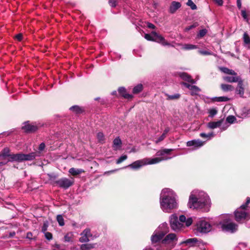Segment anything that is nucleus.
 I'll list each match as a JSON object with an SVG mask.
<instances>
[{
    "label": "nucleus",
    "mask_w": 250,
    "mask_h": 250,
    "mask_svg": "<svg viewBox=\"0 0 250 250\" xmlns=\"http://www.w3.org/2000/svg\"><path fill=\"white\" fill-rule=\"evenodd\" d=\"M188 206L190 208L202 209L204 212H208L210 208L209 204L207 200H200L194 194L189 196Z\"/></svg>",
    "instance_id": "f257e3e1"
},
{
    "label": "nucleus",
    "mask_w": 250,
    "mask_h": 250,
    "mask_svg": "<svg viewBox=\"0 0 250 250\" xmlns=\"http://www.w3.org/2000/svg\"><path fill=\"white\" fill-rule=\"evenodd\" d=\"M144 37L147 41L155 42L164 46L170 45L161 35L155 31H152L150 34H145Z\"/></svg>",
    "instance_id": "f03ea898"
},
{
    "label": "nucleus",
    "mask_w": 250,
    "mask_h": 250,
    "mask_svg": "<svg viewBox=\"0 0 250 250\" xmlns=\"http://www.w3.org/2000/svg\"><path fill=\"white\" fill-rule=\"evenodd\" d=\"M161 206L164 210L167 211L177 207V203L174 197L170 196L164 197L161 201Z\"/></svg>",
    "instance_id": "7ed1b4c3"
},
{
    "label": "nucleus",
    "mask_w": 250,
    "mask_h": 250,
    "mask_svg": "<svg viewBox=\"0 0 250 250\" xmlns=\"http://www.w3.org/2000/svg\"><path fill=\"white\" fill-rule=\"evenodd\" d=\"M238 225L233 222H229L228 219H225L222 225L223 230L233 233L237 230Z\"/></svg>",
    "instance_id": "20e7f679"
},
{
    "label": "nucleus",
    "mask_w": 250,
    "mask_h": 250,
    "mask_svg": "<svg viewBox=\"0 0 250 250\" xmlns=\"http://www.w3.org/2000/svg\"><path fill=\"white\" fill-rule=\"evenodd\" d=\"M211 229L210 224L204 220L200 221L197 224V230L200 232L207 233L211 230Z\"/></svg>",
    "instance_id": "39448f33"
},
{
    "label": "nucleus",
    "mask_w": 250,
    "mask_h": 250,
    "mask_svg": "<svg viewBox=\"0 0 250 250\" xmlns=\"http://www.w3.org/2000/svg\"><path fill=\"white\" fill-rule=\"evenodd\" d=\"M170 225L171 229L174 230H179L183 227V225L179 221L178 217L174 215L171 216Z\"/></svg>",
    "instance_id": "423d86ee"
},
{
    "label": "nucleus",
    "mask_w": 250,
    "mask_h": 250,
    "mask_svg": "<svg viewBox=\"0 0 250 250\" xmlns=\"http://www.w3.org/2000/svg\"><path fill=\"white\" fill-rule=\"evenodd\" d=\"M39 126L35 123H30L29 122H25L22 126V129L28 133L34 132L36 131Z\"/></svg>",
    "instance_id": "0eeeda50"
},
{
    "label": "nucleus",
    "mask_w": 250,
    "mask_h": 250,
    "mask_svg": "<svg viewBox=\"0 0 250 250\" xmlns=\"http://www.w3.org/2000/svg\"><path fill=\"white\" fill-rule=\"evenodd\" d=\"M166 233L162 231L154 232L151 236L152 244H156L160 242V241H162Z\"/></svg>",
    "instance_id": "6e6552de"
},
{
    "label": "nucleus",
    "mask_w": 250,
    "mask_h": 250,
    "mask_svg": "<svg viewBox=\"0 0 250 250\" xmlns=\"http://www.w3.org/2000/svg\"><path fill=\"white\" fill-rule=\"evenodd\" d=\"M81 237L79 238V241L81 243L87 242L89 241V237H91L90 229L86 228L81 233Z\"/></svg>",
    "instance_id": "1a4fd4ad"
},
{
    "label": "nucleus",
    "mask_w": 250,
    "mask_h": 250,
    "mask_svg": "<svg viewBox=\"0 0 250 250\" xmlns=\"http://www.w3.org/2000/svg\"><path fill=\"white\" fill-rule=\"evenodd\" d=\"M240 209L238 208L234 212L235 219L238 222H241L245 220L248 215L245 211L240 210Z\"/></svg>",
    "instance_id": "9d476101"
},
{
    "label": "nucleus",
    "mask_w": 250,
    "mask_h": 250,
    "mask_svg": "<svg viewBox=\"0 0 250 250\" xmlns=\"http://www.w3.org/2000/svg\"><path fill=\"white\" fill-rule=\"evenodd\" d=\"M178 238L175 233H170L166 235L162 240V244H169L172 242L177 241Z\"/></svg>",
    "instance_id": "9b49d317"
},
{
    "label": "nucleus",
    "mask_w": 250,
    "mask_h": 250,
    "mask_svg": "<svg viewBox=\"0 0 250 250\" xmlns=\"http://www.w3.org/2000/svg\"><path fill=\"white\" fill-rule=\"evenodd\" d=\"M146 163L145 159L136 161L132 164L129 165L127 167H130L133 169H138L143 166H145Z\"/></svg>",
    "instance_id": "f8f14e48"
},
{
    "label": "nucleus",
    "mask_w": 250,
    "mask_h": 250,
    "mask_svg": "<svg viewBox=\"0 0 250 250\" xmlns=\"http://www.w3.org/2000/svg\"><path fill=\"white\" fill-rule=\"evenodd\" d=\"M245 88L243 81L241 79L238 82V84L236 88V93L240 95L241 97H244Z\"/></svg>",
    "instance_id": "ddd939ff"
},
{
    "label": "nucleus",
    "mask_w": 250,
    "mask_h": 250,
    "mask_svg": "<svg viewBox=\"0 0 250 250\" xmlns=\"http://www.w3.org/2000/svg\"><path fill=\"white\" fill-rule=\"evenodd\" d=\"M203 142L199 139L197 140H193L191 141H189L187 142V146H193L195 148L200 147L203 145Z\"/></svg>",
    "instance_id": "4468645a"
},
{
    "label": "nucleus",
    "mask_w": 250,
    "mask_h": 250,
    "mask_svg": "<svg viewBox=\"0 0 250 250\" xmlns=\"http://www.w3.org/2000/svg\"><path fill=\"white\" fill-rule=\"evenodd\" d=\"M178 75L185 81H187L192 84L195 83V81L192 79L191 76L186 72H180L178 74Z\"/></svg>",
    "instance_id": "2eb2a0df"
},
{
    "label": "nucleus",
    "mask_w": 250,
    "mask_h": 250,
    "mask_svg": "<svg viewBox=\"0 0 250 250\" xmlns=\"http://www.w3.org/2000/svg\"><path fill=\"white\" fill-rule=\"evenodd\" d=\"M118 92L122 97L126 99L131 100L133 97L132 95L127 93L126 89L124 87H119Z\"/></svg>",
    "instance_id": "dca6fc26"
},
{
    "label": "nucleus",
    "mask_w": 250,
    "mask_h": 250,
    "mask_svg": "<svg viewBox=\"0 0 250 250\" xmlns=\"http://www.w3.org/2000/svg\"><path fill=\"white\" fill-rule=\"evenodd\" d=\"M22 153L11 154L8 162H22Z\"/></svg>",
    "instance_id": "f3484780"
},
{
    "label": "nucleus",
    "mask_w": 250,
    "mask_h": 250,
    "mask_svg": "<svg viewBox=\"0 0 250 250\" xmlns=\"http://www.w3.org/2000/svg\"><path fill=\"white\" fill-rule=\"evenodd\" d=\"M37 156L35 152H33L29 154L22 153V161H32L35 159Z\"/></svg>",
    "instance_id": "a211bd4d"
},
{
    "label": "nucleus",
    "mask_w": 250,
    "mask_h": 250,
    "mask_svg": "<svg viewBox=\"0 0 250 250\" xmlns=\"http://www.w3.org/2000/svg\"><path fill=\"white\" fill-rule=\"evenodd\" d=\"M224 81L228 83H236L241 80V78L239 76H224L223 77Z\"/></svg>",
    "instance_id": "6ab92c4d"
},
{
    "label": "nucleus",
    "mask_w": 250,
    "mask_h": 250,
    "mask_svg": "<svg viewBox=\"0 0 250 250\" xmlns=\"http://www.w3.org/2000/svg\"><path fill=\"white\" fill-rule=\"evenodd\" d=\"M219 70L221 71L222 72L230 75L231 76H236L237 75V74L236 72H235L233 70L230 69L226 67H223V66H220L218 67Z\"/></svg>",
    "instance_id": "aec40b11"
},
{
    "label": "nucleus",
    "mask_w": 250,
    "mask_h": 250,
    "mask_svg": "<svg viewBox=\"0 0 250 250\" xmlns=\"http://www.w3.org/2000/svg\"><path fill=\"white\" fill-rule=\"evenodd\" d=\"M181 6L180 2L173 1L169 7V12L171 14L174 13Z\"/></svg>",
    "instance_id": "412c9836"
},
{
    "label": "nucleus",
    "mask_w": 250,
    "mask_h": 250,
    "mask_svg": "<svg viewBox=\"0 0 250 250\" xmlns=\"http://www.w3.org/2000/svg\"><path fill=\"white\" fill-rule=\"evenodd\" d=\"M224 119H222L217 122H210L208 124V127L211 129L219 127L222 124Z\"/></svg>",
    "instance_id": "4be33fe9"
},
{
    "label": "nucleus",
    "mask_w": 250,
    "mask_h": 250,
    "mask_svg": "<svg viewBox=\"0 0 250 250\" xmlns=\"http://www.w3.org/2000/svg\"><path fill=\"white\" fill-rule=\"evenodd\" d=\"M145 161L146 163V165H152L158 163L163 160V159L159 157H156L152 159L150 158H144Z\"/></svg>",
    "instance_id": "5701e85b"
},
{
    "label": "nucleus",
    "mask_w": 250,
    "mask_h": 250,
    "mask_svg": "<svg viewBox=\"0 0 250 250\" xmlns=\"http://www.w3.org/2000/svg\"><path fill=\"white\" fill-rule=\"evenodd\" d=\"M74 183V179L73 177L70 178H63V188L66 189L72 186Z\"/></svg>",
    "instance_id": "b1692460"
},
{
    "label": "nucleus",
    "mask_w": 250,
    "mask_h": 250,
    "mask_svg": "<svg viewBox=\"0 0 250 250\" xmlns=\"http://www.w3.org/2000/svg\"><path fill=\"white\" fill-rule=\"evenodd\" d=\"M197 242L198 239L196 238H189L186 240V241L181 242L180 244V245H181L183 244H185L187 245H188L190 247H193L195 245V244Z\"/></svg>",
    "instance_id": "393cba45"
},
{
    "label": "nucleus",
    "mask_w": 250,
    "mask_h": 250,
    "mask_svg": "<svg viewBox=\"0 0 250 250\" xmlns=\"http://www.w3.org/2000/svg\"><path fill=\"white\" fill-rule=\"evenodd\" d=\"M70 110L77 114H80L84 111V109L78 105H74L70 108Z\"/></svg>",
    "instance_id": "a878e982"
},
{
    "label": "nucleus",
    "mask_w": 250,
    "mask_h": 250,
    "mask_svg": "<svg viewBox=\"0 0 250 250\" xmlns=\"http://www.w3.org/2000/svg\"><path fill=\"white\" fill-rule=\"evenodd\" d=\"M221 90L224 92L231 91L234 90V87L232 85L222 83L220 85Z\"/></svg>",
    "instance_id": "bb28decb"
},
{
    "label": "nucleus",
    "mask_w": 250,
    "mask_h": 250,
    "mask_svg": "<svg viewBox=\"0 0 250 250\" xmlns=\"http://www.w3.org/2000/svg\"><path fill=\"white\" fill-rule=\"evenodd\" d=\"M84 172V171L82 169H76L74 167H72L69 170L70 174L74 176H77Z\"/></svg>",
    "instance_id": "cd10ccee"
},
{
    "label": "nucleus",
    "mask_w": 250,
    "mask_h": 250,
    "mask_svg": "<svg viewBox=\"0 0 250 250\" xmlns=\"http://www.w3.org/2000/svg\"><path fill=\"white\" fill-rule=\"evenodd\" d=\"M45 148V145L44 143H42L39 146L38 151H36L37 156L40 157L43 155V152Z\"/></svg>",
    "instance_id": "c85d7f7f"
},
{
    "label": "nucleus",
    "mask_w": 250,
    "mask_h": 250,
    "mask_svg": "<svg viewBox=\"0 0 250 250\" xmlns=\"http://www.w3.org/2000/svg\"><path fill=\"white\" fill-rule=\"evenodd\" d=\"M212 101L213 102H227L229 100V99L225 96H221V97H214L212 99Z\"/></svg>",
    "instance_id": "c756f323"
},
{
    "label": "nucleus",
    "mask_w": 250,
    "mask_h": 250,
    "mask_svg": "<svg viewBox=\"0 0 250 250\" xmlns=\"http://www.w3.org/2000/svg\"><path fill=\"white\" fill-rule=\"evenodd\" d=\"M10 152V150L8 147H4L1 152L2 158L4 159L6 157H8L9 158L11 155Z\"/></svg>",
    "instance_id": "7c9ffc66"
},
{
    "label": "nucleus",
    "mask_w": 250,
    "mask_h": 250,
    "mask_svg": "<svg viewBox=\"0 0 250 250\" xmlns=\"http://www.w3.org/2000/svg\"><path fill=\"white\" fill-rule=\"evenodd\" d=\"M143 89V85L140 83L135 86L132 90V92L134 94L140 93Z\"/></svg>",
    "instance_id": "2f4dec72"
},
{
    "label": "nucleus",
    "mask_w": 250,
    "mask_h": 250,
    "mask_svg": "<svg viewBox=\"0 0 250 250\" xmlns=\"http://www.w3.org/2000/svg\"><path fill=\"white\" fill-rule=\"evenodd\" d=\"M173 150V149L164 148L158 151L157 153L158 156H163L165 154H168Z\"/></svg>",
    "instance_id": "473e14b6"
},
{
    "label": "nucleus",
    "mask_w": 250,
    "mask_h": 250,
    "mask_svg": "<svg viewBox=\"0 0 250 250\" xmlns=\"http://www.w3.org/2000/svg\"><path fill=\"white\" fill-rule=\"evenodd\" d=\"M181 84L184 85L187 88H188L190 90H192L199 91L200 90L198 86H197L196 85H191L189 84V83H187L186 82H182Z\"/></svg>",
    "instance_id": "72a5a7b5"
},
{
    "label": "nucleus",
    "mask_w": 250,
    "mask_h": 250,
    "mask_svg": "<svg viewBox=\"0 0 250 250\" xmlns=\"http://www.w3.org/2000/svg\"><path fill=\"white\" fill-rule=\"evenodd\" d=\"M166 95L167 97V100H177L179 99L181 97L180 94L178 93H176L172 95L166 94Z\"/></svg>",
    "instance_id": "f704fd0d"
},
{
    "label": "nucleus",
    "mask_w": 250,
    "mask_h": 250,
    "mask_svg": "<svg viewBox=\"0 0 250 250\" xmlns=\"http://www.w3.org/2000/svg\"><path fill=\"white\" fill-rule=\"evenodd\" d=\"M94 248L93 244H85L81 245V250H89Z\"/></svg>",
    "instance_id": "c9c22d12"
},
{
    "label": "nucleus",
    "mask_w": 250,
    "mask_h": 250,
    "mask_svg": "<svg viewBox=\"0 0 250 250\" xmlns=\"http://www.w3.org/2000/svg\"><path fill=\"white\" fill-rule=\"evenodd\" d=\"M236 121V117L233 115H229L226 118V122L230 124L234 123Z\"/></svg>",
    "instance_id": "e433bc0d"
},
{
    "label": "nucleus",
    "mask_w": 250,
    "mask_h": 250,
    "mask_svg": "<svg viewBox=\"0 0 250 250\" xmlns=\"http://www.w3.org/2000/svg\"><path fill=\"white\" fill-rule=\"evenodd\" d=\"M73 236V234L72 232H69L67 233L65 236H64V240L66 242H72V237Z\"/></svg>",
    "instance_id": "4c0bfd02"
},
{
    "label": "nucleus",
    "mask_w": 250,
    "mask_h": 250,
    "mask_svg": "<svg viewBox=\"0 0 250 250\" xmlns=\"http://www.w3.org/2000/svg\"><path fill=\"white\" fill-rule=\"evenodd\" d=\"M113 147L115 146H121L122 145V141L121 139L119 138V137L116 138L113 140Z\"/></svg>",
    "instance_id": "58836bf2"
},
{
    "label": "nucleus",
    "mask_w": 250,
    "mask_h": 250,
    "mask_svg": "<svg viewBox=\"0 0 250 250\" xmlns=\"http://www.w3.org/2000/svg\"><path fill=\"white\" fill-rule=\"evenodd\" d=\"M243 40L245 44H250V38L248 33H247L246 32L244 33L243 35Z\"/></svg>",
    "instance_id": "ea45409f"
},
{
    "label": "nucleus",
    "mask_w": 250,
    "mask_h": 250,
    "mask_svg": "<svg viewBox=\"0 0 250 250\" xmlns=\"http://www.w3.org/2000/svg\"><path fill=\"white\" fill-rule=\"evenodd\" d=\"M187 4L190 6L192 10H196L197 9V6L194 3L192 0H188Z\"/></svg>",
    "instance_id": "a19ab883"
},
{
    "label": "nucleus",
    "mask_w": 250,
    "mask_h": 250,
    "mask_svg": "<svg viewBox=\"0 0 250 250\" xmlns=\"http://www.w3.org/2000/svg\"><path fill=\"white\" fill-rule=\"evenodd\" d=\"M197 46L195 45L191 44H186L184 45V48L186 50H191L196 49Z\"/></svg>",
    "instance_id": "79ce46f5"
},
{
    "label": "nucleus",
    "mask_w": 250,
    "mask_h": 250,
    "mask_svg": "<svg viewBox=\"0 0 250 250\" xmlns=\"http://www.w3.org/2000/svg\"><path fill=\"white\" fill-rule=\"evenodd\" d=\"M127 158V156L126 155H122L118 160H117L116 164H119L123 162Z\"/></svg>",
    "instance_id": "37998d69"
},
{
    "label": "nucleus",
    "mask_w": 250,
    "mask_h": 250,
    "mask_svg": "<svg viewBox=\"0 0 250 250\" xmlns=\"http://www.w3.org/2000/svg\"><path fill=\"white\" fill-rule=\"evenodd\" d=\"M208 113L209 116L212 118L217 113V110L215 108H211L209 109Z\"/></svg>",
    "instance_id": "c03bdc74"
},
{
    "label": "nucleus",
    "mask_w": 250,
    "mask_h": 250,
    "mask_svg": "<svg viewBox=\"0 0 250 250\" xmlns=\"http://www.w3.org/2000/svg\"><path fill=\"white\" fill-rule=\"evenodd\" d=\"M200 136L203 138H210V137H213L214 134L213 132H211L208 134H206L205 133H200Z\"/></svg>",
    "instance_id": "a18cd8bd"
},
{
    "label": "nucleus",
    "mask_w": 250,
    "mask_h": 250,
    "mask_svg": "<svg viewBox=\"0 0 250 250\" xmlns=\"http://www.w3.org/2000/svg\"><path fill=\"white\" fill-rule=\"evenodd\" d=\"M207 33V30L206 29H203L200 30L198 34V36L200 38H202L206 35Z\"/></svg>",
    "instance_id": "49530a36"
},
{
    "label": "nucleus",
    "mask_w": 250,
    "mask_h": 250,
    "mask_svg": "<svg viewBox=\"0 0 250 250\" xmlns=\"http://www.w3.org/2000/svg\"><path fill=\"white\" fill-rule=\"evenodd\" d=\"M97 137L99 142H102L104 140V135L102 132H98Z\"/></svg>",
    "instance_id": "de8ad7c7"
},
{
    "label": "nucleus",
    "mask_w": 250,
    "mask_h": 250,
    "mask_svg": "<svg viewBox=\"0 0 250 250\" xmlns=\"http://www.w3.org/2000/svg\"><path fill=\"white\" fill-rule=\"evenodd\" d=\"M198 25V23L197 22H194L193 24L186 27L185 30H186V31H188L192 29V28H194L197 27Z\"/></svg>",
    "instance_id": "09e8293b"
},
{
    "label": "nucleus",
    "mask_w": 250,
    "mask_h": 250,
    "mask_svg": "<svg viewBox=\"0 0 250 250\" xmlns=\"http://www.w3.org/2000/svg\"><path fill=\"white\" fill-rule=\"evenodd\" d=\"M118 0H109L108 3L112 7H115L117 5Z\"/></svg>",
    "instance_id": "8fccbe9b"
},
{
    "label": "nucleus",
    "mask_w": 250,
    "mask_h": 250,
    "mask_svg": "<svg viewBox=\"0 0 250 250\" xmlns=\"http://www.w3.org/2000/svg\"><path fill=\"white\" fill-rule=\"evenodd\" d=\"M57 221L61 226H62V215L59 214L57 217Z\"/></svg>",
    "instance_id": "3c124183"
},
{
    "label": "nucleus",
    "mask_w": 250,
    "mask_h": 250,
    "mask_svg": "<svg viewBox=\"0 0 250 250\" xmlns=\"http://www.w3.org/2000/svg\"><path fill=\"white\" fill-rule=\"evenodd\" d=\"M44 236L46 239L50 240L52 239V235L50 232H46L44 233Z\"/></svg>",
    "instance_id": "603ef678"
},
{
    "label": "nucleus",
    "mask_w": 250,
    "mask_h": 250,
    "mask_svg": "<svg viewBox=\"0 0 250 250\" xmlns=\"http://www.w3.org/2000/svg\"><path fill=\"white\" fill-rule=\"evenodd\" d=\"M185 223L186 226L187 227L190 226L192 223V219L191 218H188L187 219H186Z\"/></svg>",
    "instance_id": "864d4df0"
},
{
    "label": "nucleus",
    "mask_w": 250,
    "mask_h": 250,
    "mask_svg": "<svg viewBox=\"0 0 250 250\" xmlns=\"http://www.w3.org/2000/svg\"><path fill=\"white\" fill-rule=\"evenodd\" d=\"M166 137V135L163 133L162 135L155 141V143H159V142L162 141Z\"/></svg>",
    "instance_id": "5fc2aeb1"
},
{
    "label": "nucleus",
    "mask_w": 250,
    "mask_h": 250,
    "mask_svg": "<svg viewBox=\"0 0 250 250\" xmlns=\"http://www.w3.org/2000/svg\"><path fill=\"white\" fill-rule=\"evenodd\" d=\"M179 221H180V223H181L185 222L186 221V216L184 215H180L179 217Z\"/></svg>",
    "instance_id": "6e6d98bb"
},
{
    "label": "nucleus",
    "mask_w": 250,
    "mask_h": 250,
    "mask_svg": "<svg viewBox=\"0 0 250 250\" xmlns=\"http://www.w3.org/2000/svg\"><path fill=\"white\" fill-rule=\"evenodd\" d=\"M241 16L244 19H247L248 18V15L245 10H242L241 11Z\"/></svg>",
    "instance_id": "4d7b16f0"
},
{
    "label": "nucleus",
    "mask_w": 250,
    "mask_h": 250,
    "mask_svg": "<svg viewBox=\"0 0 250 250\" xmlns=\"http://www.w3.org/2000/svg\"><path fill=\"white\" fill-rule=\"evenodd\" d=\"M213 1L219 6H222L223 4V0H213Z\"/></svg>",
    "instance_id": "13d9d810"
},
{
    "label": "nucleus",
    "mask_w": 250,
    "mask_h": 250,
    "mask_svg": "<svg viewBox=\"0 0 250 250\" xmlns=\"http://www.w3.org/2000/svg\"><path fill=\"white\" fill-rule=\"evenodd\" d=\"M147 27L150 29H155L156 26L152 23L150 22H147Z\"/></svg>",
    "instance_id": "bf43d9fd"
},
{
    "label": "nucleus",
    "mask_w": 250,
    "mask_h": 250,
    "mask_svg": "<svg viewBox=\"0 0 250 250\" xmlns=\"http://www.w3.org/2000/svg\"><path fill=\"white\" fill-rule=\"evenodd\" d=\"M248 204H246V203H245L244 204H243L240 207V208L239 209H246L247 208H248Z\"/></svg>",
    "instance_id": "052dcab7"
},
{
    "label": "nucleus",
    "mask_w": 250,
    "mask_h": 250,
    "mask_svg": "<svg viewBox=\"0 0 250 250\" xmlns=\"http://www.w3.org/2000/svg\"><path fill=\"white\" fill-rule=\"evenodd\" d=\"M22 35L21 34H19L16 36V38L17 40L21 41L22 40Z\"/></svg>",
    "instance_id": "680f3d73"
},
{
    "label": "nucleus",
    "mask_w": 250,
    "mask_h": 250,
    "mask_svg": "<svg viewBox=\"0 0 250 250\" xmlns=\"http://www.w3.org/2000/svg\"><path fill=\"white\" fill-rule=\"evenodd\" d=\"M32 233L30 232H28L26 234V238L29 239H32Z\"/></svg>",
    "instance_id": "e2e57ef3"
},
{
    "label": "nucleus",
    "mask_w": 250,
    "mask_h": 250,
    "mask_svg": "<svg viewBox=\"0 0 250 250\" xmlns=\"http://www.w3.org/2000/svg\"><path fill=\"white\" fill-rule=\"evenodd\" d=\"M200 53L204 55H208L210 54V53L207 51H201Z\"/></svg>",
    "instance_id": "0e129e2a"
},
{
    "label": "nucleus",
    "mask_w": 250,
    "mask_h": 250,
    "mask_svg": "<svg viewBox=\"0 0 250 250\" xmlns=\"http://www.w3.org/2000/svg\"><path fill=\"white\" fill-rule=\"evenodd\" d=\"M237 5L239 9H240L241 8V0H237Z\"/></svg>",
    "instance_id": "69168bd1"
},
{
    "label": "nucleus",
    "mask_w": 250,
    "mask_h": 250,
    "mask_svg": "<svg viewBox=\"0 0 250 250\" xmlns=\"http://www.w3.org/2000/svg\"><path fill=\"white\" fill-rule=\"evenodd\" d=\"M47 230V226L45 225V224H44L42 228V231L44 233L46 232Z\"/></svg>",
    "instance_id": "338daca9"
},
{
    "label": "nucleus",
    "mask_w": 250,
    "mask_h": 250,
    "mask_svg": "<svg viewBox=\"0 0 250 250\" xmlns=\"http://www.w3.org/2000/svg\"><path fill=\"white\" fill-rule=\"evenodd\" d=\"M169 127H167L165 128V130L164 131L163 134L166 135V134L169 132Z\"/></svg>",
    "instance_id": "774afa93"
}]
</instances>
